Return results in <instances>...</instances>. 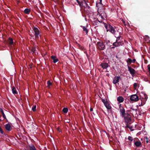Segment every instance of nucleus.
<instances>
[{
    "mask_svg": "<svg viewBox=\"0 0 150 150\" xmlns=\"http://www.w3.org/2000/svg\"><path fill=\"white\" fill-rule=\"evenodd\" d=\"M123 28L121 26L114 28L111 29V33L114 35H117L118 33L120 35L122 34Z\"/></svg>",
    "mask_w": 150,
    "mask_h": 150,
    "instance_id": "f257e3e1",
    "label": "nucleus"
},
{
    "mask_svg": "<svg viewBox=\"0 0 150 150\" xmlns=\"http://www.w3.org/2000/svg\"><path fill=\"white\" fill-rule=\"evenodd\" d=\"M97 48L100 50H104L105 48V46L103 41H98L96 44Z\"/></svg>",
    "mask_w": 150,
    "mask_h": 150,
    "instance_id": "f03ea898",
    "label": "nucleus"
},
{
    "mask_svg": "<svg viewBox=\"0 0 150 150\" xmlns=\"http://www.w3.org/2000/svg\"><path fill=\"white\" fill-rule=\"evenodd\" d=\"M122 117L124 118L125 121L127 123H129L131 120V116L129 114H126L125 115H124V117Z\"/></svg>",
    "mask_w": 150,
    "mask_h": 150,
    "instance_id": "7ed1b4c3",
    "label": "nucleus"
},
{
    "mask_svg": "<svg viewBox=\"0 0 150 150\" xmlns=\"http://www.w3.org/2000/svg\"><path fill=\"white\" fill-rule=\"evenodd\" d=\"M121 105L120 104V115L122 117H124V115H125L126 114L125 113V110L124 108L121 106Z\"/></svg>",
    "mask_w": 150,
    "mask_h": 150,
    "instance_id": "20e7f679",
    "label": "nucleus"
},
{
    "mask_svg": "<svg viewBox=\"0 0 150 150\" xmlns=\"http://www.w3.org/2000/svg\"><path fill=\"white\" fill-rule=\"evenodd\" d=\"M138 96L136 94L131 95L130 97V100L136 102L139 100Z\"/></svg>",
    "mask_w": 150,
    "mask_h": 150,
    "instance_id": "39448f33",
    "label": "nucleus"
},
{
    "mask_svg": "<svg viewBox=\"0 0 150 150\" xmlns=\"http://www.w3.org/2000/svg\"><path fill=\"white\" fill-rule=\"evenodd\" d=\"M33 30L35 33V36L36 38H38V35L40 34L39 30L36 27H35L33 28Z\"/></svg>",
    "mask_w": 150,
    "mask_h": 150,
    "instance_id": "423d86ee",
    "label": "nucleus"
},
{
    "mask_svg": "<svg viewBox=\"0 0 150 150\" xmlns=\"http://www.w3.org/2000/svg\"><path fill=\"white\" fill-rule=\"evenodd\" d=\"M120 77L119 76H115L113 79L112 83L113 84H116L119 81Z\"/></svg>",
    "mask_w": 150,
    "mask_h": 150,
    "instance_id": "0eeeda50",
    "label": "nucleus"
},
{
    "mask_svg": "<svg viewBox=\"0 0 150 150\" xmlns=\"http://www.w3.org/2000/svg\"><path fill=\"white\" fill-rule=\"evenodd\" d=\"M127 67L128 71H129L130 74L132 75H134L135 73V70L129 66H128Z\"/></svg>",
    "mask_w": 150,
    "mask_h": 150,
    "instance_id": "6e6552de",
    "label": "nucleus"
},
{
    "mask_svg": "<svg viewBox=\"0 0 150 150\" xmlns=\"http://www.w3.org/2000/svg\"><path fill=\"white\" fill-rule=\"evenodd\" d=\"M131 110H128V111L129 112H131V113H132L133 115V114H134L136 115L137 114V109H135L133 107H132L130 108ZM128 111H127V112Z\"/></svg>",
    "mask_w": 150,
    "mask_h": 150,
    "instance_id": "1a4fd4ad",
    "label": "nucleus"
},
{
    "mask_svg": "<svg viewBox=\"0 0 150 150\" xmlns=\"http://www.w3.org/2000/svg\"><path fill=\"white\" fill-rule=\"evenodd\" d=\"M104 26L107 30V31H109L111 32V29L113 28V27L110 24H107L106 25H105Z\"/></svg>",
    "mask_w": 150,
    "mask_h": 150,
    "instance_id": "9d476101",
    "label": "nucleus"
},
{
    "mask_svg": "<svg viewBox=\"0 0 150 150\" xmlns=\"http://www.w3.org/2000/svg\"><path fill=\"white\" fill-rule=\"evenodd\" d=\"M100 66L103 69H106L109 67V65L108 63L104 62L101 63Z\"/></svg>",
    "mask_w": 150,
    "mask_h": 150,
    "instance_id": "9b49d317",
    "label": "nucleus"
},
{
    "mask_svg": "<svg viewBox=\"0 0 150 150\" xmlns=\"http://www.w3.org/2000/svg\"><path fill=\"white\" fill-rule=\"evenodd\" d=\"M133 141L134 145L137 147H140L142 146V143L139 140Z\"/></svg>",
    "mask_w": 150,
    "mask_h": 150,
    "instance_id": "f8f14e48",
    "label": "nucleus"
},
{
    "mask_svg": "<svg viewBox=\"0 0 150 150\" xmlns=\"http://www.w3.org/2000/svg\"><path fill=\"white\" fill-rule=\"evenodd\" d=\"M25 150H36L35 147L33 145L29 146L27 148V149Z\"/></svg>",
    "mask_w": 150,
    "mask_h": 150,
    "instance_id": "ddd939ff",
    "label": "nucleus"
},
{
    "mask_svg": "<svg viewBox=\"0 0 150 150\" xmlns=\"http://www.w3.org/2000/svg\"><path fill=\"white\" fill-rule=\"evenodd\" d=\"M51 59L53 60V62L54 63H56L58 61V59L56 58V57L55 56H52L51 57Z\"/></svg>",
    "mask_w": 150,
    "mask_h": 150,
    "instance_id": "4468645a",
    "label": "nucleus"
},
{
    "mask_svg": "<svg viewBox=\"0 0 150 150\" xmlns=\"http://www.w3.org/2000/svg\"><path fill=\"white\" fill-rule=\"evenodd\" d=\"M117 100L119 102L122 103L124 101V98L122 96H119L117 98Z\"/></svg>",
    "mask_w": 150,
    "mask_h": 150,
    "instance_id": "2eb2a0df",
    "label": "nucleus"
},
{
    "mask_svg": "<svg viewBox=\"0 0 150 150\" xmlns=\"http://www.w3.org/2000/svg\"><path fill=\"white\" fill-rule=\"evenodd\" d=\"M83 29V33H85L86 35H87L88 32V30L86 27L84 26H81Z\"/></svg>",
    "mask_w": 150,
    "mask_h": 150,
    "instance_id": "dca6fc26",
    "label": "nucleus"
},
{
    "mask_svg": "<svg viewBox=\"0 0 150 150\" xmlns=\"http://www.w3.org/2000/svg\"><path fill=\"white\" fill-rule=\"evenodd\" d=\"M11 125L10 124H7L5 125V128L7 130L10 131L11 130Z\"/></svg>",
    "mask_w": 150,
    "mask_h": 150,
    "instance_id": "f3484780",
    "label": "nucleus"
},
{
    "mask_svg": "<svg viewBox=\"0 0 150 150\" xmlns=\"http://www.w3.org/2000/svg\"><path fill=\"white\" fill-rule=\"evenodd\" d=\"M96 6L98 8V9H100V8H101L103 7V4H101L100 3H99L97 2L96 3Z\"/></svg>",
    "mask_w": 150,
    "mask_h": 150,
    "instance_id": "a211bd4d",
    "label": "nucleus"
},
{
    "mask_svg": "<svg viewBox=\"0 0 150 150\" xmlns=\"http://www.w3.org/2000/svg\"><path fill=\"white\" fill-rule=\"evenodd\" d=\"M8 42L10 45H12L13 43V39L11 38H9Z\"/></svg>",
    "mask_w": 150,
    "mask_h": 150,
    "instance_id": "6ab92c4d",
    "label": "nucleus"
},
{
    "mask_svg": "<svg viewBox=\"0 0 150 150\" xmlns=\"http://www.w3.org/2000/svg\"><path fill=\"white\" fill-rule=\"evenodd\" d=\"M144 140L146 142V143L150 144V139H149V138L147 137H145L144 138Z\"/></svg>",
    "mask_w": 150,
    "mask_h": 150,
    "instance_id": "aec40b11",
    "label": "nucleus"
},
{
    "mask_svg": "<svg viewBox=\"0 0 150 150\" xmlns=\"http://www.w3.org/2000/svg\"><path fill=\"white\" fill-rule=\"evenodd\" d=\"M24 11L25 13L29 14L30 12L31 11L30 9L26 8L24 10Z\"/></svg>",
    "mask_w": 150,
    "mask_h": 150,
    "instance_id": "412c9836",
    "label": "nucleus"
},
{
    "mask_svg": "<svg viewBox=\"0 0 150 150\" xmlns=\"http://www.w3.org/2000/svg\"><path fill=\"white\" fill-rule=\"evenodd\" d=\"M12 90L13 94H17L18 93V92L17 91L15 87L14 86L12 87Z\"/></svg>",
    "mask_w": 150,
    "mask_h": 150,
    "instance_id": "4be33fe9",
    "label": "nucleus"
},
{
    "mask_svg": "<svg viewBox=\"0 0 150 150\" xmlns=\"http://www.w3.org/2000/svg\"><path fill=\"white\" fill-rule=\"evenodd\" d=\"M105 105L106 108L110 110V109L111 108V106L108 102H107L106 103H105Z\"/></svg>",
    "mask_w": 150,
    "mask_h": 150,
    "instance_id": "5701e85b",
    "label": "nucleus"
},
{
    "mask_svg": "<svg viewBox=\"0 0 150 150\" xmlns=\"http://www.w3.org/2000/svg\"><path fill=\"white\" fill-rule=\"evenodd\" d=\"M130 124H128V123H127L126 125V127H127L129 128L131 131L133 130H132V127L130 125Z\"/></svg>",
    "mask_w": 150,
    "mask_h": 150,
    "instance_id": "b1692460",
    "label": "nucleus"
},
{
    "mask_svg": "<svg viewBox=\"0 0 150 150\" xmlns=\"http://www.w3.org/2000/svg\"><path fill=\"white\" fill-rule=\"evenodd\" d=\"M0 111L1 112L4 118L6 119V116L3 110L1 108H0Z\"/></svg>",
    "mask_w": 150,
    "mask_h": 150,
    "instance_id": "393cba45",
    "label": "nucleus"
},
{
    "mask_svg": "<svg viewBox=\"0 0 150 150\" xmlns=\"http://www.w3.org/2000/svg\"><path fill=\"white\" fill-rule=\"evenodd\" d=\"M63 112L66 113H67L68 111V109L66 108H64L62 110Z\"/></svg>",
    "mask_w": 150,
    "mask_h": 150,
    "instance_id": "a878e982",
    "label": "nucleus"
},
{
    "mask_svg": "<svg viewBox=\"0 0 150 150\" xmlns=\"http://www.w3.org/2000/svg\"><path fill=\"white\" fill-rule=\"evenodd\" d=\"M117 44L118 45V46H120V45H124V43L123 42V41H119L117 42Z\"/></svg>",
    "mask_w": 150,
    "mask_h": 150,
    "instance_id": "bb28decb",
    "label": "nucleus"
},
{
    "mask_svg": "<svg viewBox=\"0 0 150 150\" xmlns=\"http://www.w3.org/2000/svg\"><path fill=\"white\" fill-rule=\"evenodd\" d=\"M127 62L128 64V63L131 64L132 62V60L131 59L128 58L127 60Z\"/></svg>",
    "mask_w": 150,
    "mask_h": 150,
    "instance_id": "cd10ccee",
    "label": "nucleus"
},
{
    "mask_svg": "<svg viewBox=\"0 0 150 150\" xmlns=\"http://www.w3.org/2000/svg\"><path fill=\"white\" fill-rule=\"evenodd\" d=\"M105 42L106 43V44L107 45L109 46L110 47L111 46V45H110L111 43H110V41H109V40H107Z\"/></svg>",
    "mask_w": 150,
    "mask_h": 150,
    "instance_id": "c85d7f7f",
    "label": "nucleus"
},
{
    "mask_svg": "<svg viewBox=\"0 0 150 150\" xmlns=\"http://www.w3.org/2000/svg\"><path fill=\"white\" fill-rule=\"evenodd\" d=\"M78 46L79 49H80L81 50H83L84 47L82 46L81 45L79 44H78Z\"/></svg>",
    "mask_w": 150,
    "mask_h": 150,
    "instance_id": "c756f323",
    "label": "nucleus"
},
{
    "mask_svg": "<svg viewBox=\"0 0 150 150\" xmlns=\"http://www.w3.org/2000/svg\"><path fill=\"white\" fill-rule=\"evenodd\" d=\"M47 87H49L50 86L52 85V83L49 80L47 82Z\"/></svg>",
    "mask_w": 150,
    "mask_h": 150,
    "instance_id": "7c9ffc66",
    "label": "nucleus"
},
{
    "mask_svg": "<svg viewBox=\"0 0 150 150\" xmlns=\"http://www.w3.org/2000/svg\"><path fill=\"white\" fill-rule=\"evenodd\" d=\"M112 45L115 47H118L117 42H116V41L115 42H113L112 44Z\"/></svg>",
    "mask_w": 150,
    "mask_h": 150,
    "instance_id": "2f4dec72",
    "label": "nucleus"
},
{
    "mask_svg": "<svg viewBox=\"0 0 150 150\" xmlns=\"http://www.w3.org/2000/svg\"><path fill=\"white\" fill-rule=\"evenodd\" d=\"M36 105H33L32 108V110L33 111H35L36 110Z\"/></svg>",
    "mask_w": 150,
    "mask_h": 150,
    "instance_id": "473e14b6",
    "label": "nucleus"
},
{
    "mask_svg": "<svg viewBox=\"0 0 150 150\" xmlns=\"http://www.w3.org/2000/svg\"><path fill=\"white\" fill-rule=\"evenodd\" d=\"M121 37V35H119V36L117 37V39L116 40V42H118V41L120 40Z\"/></svg>",
    "mask_w": 150,
    "mask_h": 150,
    "instance_id": "72a5a7b5",
    "label": "nucleus"
},
{
    "mask_svg": "<svg viewBox=\"0 0 150 150\" xmlns=\"http://www.w3.org/2000/svg\"><path fill=\"white\" fill-rule=\"evenodd\" d=\"M35 47H33L31 50V52H33V53H35Z\"/></svg>",
    "mask_w": 150,
    "mask_h": 150,
    "instance_id": "f704fd0d",
    "label": "nucleus"
},
{
    "mask_svg": "<svg viewBox=\"0 0 150 150\" xmlns=\"http://www.w3.org/2000/svg\"><path fill=\"white\" fill-rule=\"evenodd\" d=\"M128 139L129 141H130L131 142H132L133 141V139L132 137L129 136L128 137Z\"/></svg>",
    "mask_w": 150,
    "mask_h": 150,
    "instance_id": "c9c22d12",
    "label": "nucleus"
},
{
    "mask_svg": "<svg viewBox=\"0 0 150 150\" xmlns=\"http://www.w3.org/2000/svg\"><path fill=\"white\" fill-rule=\"evenodd\" d=\"M98 22H100V21H99L98 20V19H97V20L95 21H94V23L96 25H97L98 24Z\"/></svg>",
    "mask_w": 150,
    "mask_h": 150,
    "instance_id": "e433bc0d",
    "label": "nucleus"
},
{
    "mask_svg": "<svg viewBox=\"0 0 150 150\" xmlns=\"http://www.w3.org/2000/svg\"><path fill=\"white\" fill-rule=\"evenodd\" d=\"M137 83H134L133 84V87L134 89H136L137 87Z\"/></svg>",
    "mask_w": 150,
    "mask_h": 150,
    "instance_id": "4c0bfd02",
    "label": "nucleus"
},
{
    "mask_svg": "<svg viewBox=\"0 0 150 150\" xmlns=\"http://www.w3.org/2000/svg\"><path fill=\"white\" fill-rule=\"evenodd\" d=\"M102 101L104 104V105L105 103H106L108 102L105 99H102Z\"/></svg>",
    "mask_w": 150,
    "mask_h": 150,
    "instance_id": "58836bf2",
    "label": "nucleus"
},
{
    "mask_svg": "<svg viewBox=\"0 0 150 150\" xmlns=\"http://www.w3.org/2000/svg\"><path fill=\"white\" fill-rule=\"evenodd\" d=\"M147 67H148V72H149V74L150 75V65H149L147 66Z\"/></svg>",
    "mask_w": 150,
    "mask_h": 150,
    "instance_id": "ea45409f",
    "label": "nucleus"
},
{
    "mask_svg": "<svg viewBox=\"0 0 150 150\" xmlns=\"http://www.w3.org/2000/svg\"><path fill=\"white\" fill-rule=\"evenodd\" d=\"M0 132L1 134H4V132L1 127H0Z\"/></svg>",
    "mask_w": 150,
    "mask_h": 150,
    "instance_id": "a19ab883",
    "label": "nucleus"
},
{
    "mask_svg": "<svg viewBox=\"0 0 150 150\" xmlns=\"http://www.w3.org/2000/svg\"><path fill=\"white\" fill-rule=\"evenodd\" d=\"M144 97L145 99H146V100L148 98V97H147V95L145 94H144Z\"/></svg>",
    "mask_w": 150,
    "mask_h": 150,
    "instance_id": "79ce46f5",
    "label": "nucleus"
},
{
    "mask_svg": "<svg viewBox=\"0 0 150 150\" xmlns=\"http://www.w3.org/2000/svg\"><path fill=\"white\" fill-rule=\"evenodd\" d=\"M100 23H102L104 25V26L105 25H106V24H107L106 23H105L103 22V21H101V22H100Z\"/></svg>",
    "mask_w": 150,
    "mask_h": 150,
    "instance_id": "37998d69",
    "label": "nucleus"
},
{
    "mask_svg": "<svg viewBox=\"0 0 150 150\" xmlns=\"http://www.w3.org/2000/svg\"><path fill=\"white\" fill-rule=\"evenodd\" d=\"M139 140V139L137 138H135L134 139V141H135Z\"/></svg>",
    "mask_w": 150,
    "mask_h": 150,
    "instance_id": "c03bdc74",
    "label": "nucleus"
},
{
    "mask_svg": "<svg viewBox=\"0 0 150 150\" xmlns=\"http://www.w3.org/2000/svg\"><path fill=\"white\" fill-rule=\"evenodd\" d=\"M144 103H142V102L141 103V104H140V106H143L144 105Z\"/></svg>",
    "mask_w": 150,
    "mask_h": 150,
    "instance_id": "a18cd8bd",
    "label": "nucleus"
},
{
    "mask_svg": "<svg viewBox=\"0 0 150 150\" xmlns=\"http://www.w3.org/2000/svg\"><path fill=\"white\" fill-rule=\"evenodd\" d=\"M102 0H99V1L98 3H100L101 4H102Z\"/></svg>",
    "mask_w": 150,
    "mask_h": 150,
    "instance_id": "49530a36",
    "label": "nucleus"
},
{
    "mask_svg": "<svg viewBox=\"0 0 150 150\" xmlns=\"http://www.w3.org/2000/svg\"><path fill=\"white\" fill-rule=\"evenodd\" d=\"M132 62L134 63L136 61V59H133L132 60Z\"/></svg>",
    "mask_w": 150,
    "mask_h": 150,
    "instance_id": "de8ad7c7",
    "label": "nucleus"
},
{
    "mask_svg": "<svg viewBox=\"0 0 150 150\" xmlns=\"http://www.w3.org/2000/svg\"><path fill=\"white\" fill-rule=\"evenodd\" d=\"M86 6L87 7H88V8H90V6H88V5L87 4H86Z\"/></svg>",
    "mask_w": 150,
    "mask_h": 150,
    "instance_id": "09e8293b",
    "label": "nucleus"
},
{
    "mask_svg": "<svg viewBox=\"0 0 150 150\" xmlns=\"http://www.w3.org/2000/svg\"><path fill=\"white\" fill-rule=\"evenodd\" d=\"M77 1V2L79 4H80V2L78 0H76Z\"/></svg>",
    "mask_w": 150,
    "mask_h": 150,
    "instance_id": "8fccbe9b",
    "label": "nucleus"
},
{
    "mask_svg": "<svg viewBox=\"0 0 150 150\" xmlns=\"http://www.w3.org/2000/svg\"><path fill=\"white\" fill-rule=\"evenodd\" d=\"M90 111H93V108H90Z\"/></svg>",
    "mask_w": 150,
    "mask_h": 150,
    "instance_id": "3c124183",
    "label": "nucleus"
},
{
    "mask_svg": "<svg viewBox=\"0 0 150 150\" xmlns=\"http://www.w3.org/2000/svg\"><path fill=\"white\" fill-rule=\"evenodd\" d=\"M111 49H114V48H115V47H111Z\"/></svg>",
    "mask_w": 150,
    "mask_h": 150,
    "instance_id": "603ef678",
    "label": "nucleus"
},
{
    "mask_svg": "<svg viewBox=\"0 0 150 150\" xmlns=\"http://www.w3.org/2000/svg\"><path fill=\"white\" fill-rule=\"evenodd\" d=\"M106 72H108V71H107V70H106V71H105Z\"/></svg>",
    "mask_w": 150,
    "mask_h": 150,
    "instance_id": "864d4df0",
    "label": "nucleus"
},
{
    "mask_svg": "<svg viewBox=\"0 0 150 150\" xmlns=\"http://www.w3.org/2000/svg\"><path fill=\"white\" fill-rule=\"evenodd\" d=\"M139 115H141V113H139Z\"/></svg>",
    "mask_w": 150,
    "mask_h": 150,
    "instance_id": "5fc2aeb1",
    "label": "nucleus"
},
{
    "mask_svg": "<svg viewBox=\"0 0 150 150\" xmlns=\"http://www.w3.org/2000/svg\"><path fill=\"white\" fill-rule=\"evenodd\" d=\"M139 115H141V113H139Z\"/></svg>",
    "mask_w": 150,
    "mask_h": 150,
    "instance_id": "6e6d98bb",
    "label": "nucleus"
},
{
    "mask_svg": "<svg viewBox=\"0 0 150 150\" xmlns=\"http://www.w3.org/2000/svg\"><path fill=\"white\" fill-rule=\"evenodd\" d=\"M1 119H0V121H1Z\"/></svg>",
    "mask_w": 150,
    "mask_h": 150,
    "instance_id": "4d7b16f0",
    "label": "nucleus"
},
{
    "mask_svg": "<svg viewBox=\"0 0 150 150\" xmlns=\"http://www.w3.org/2000/svg\"><path fill=\"white\" fill-rule=\"evenodd\" d=\"M116 58H117V56H116Z\"/></svg>",
    "mask_w": 150,
    "mask_h": 150,
    "instance_id": "13d9d810",
    "label": "nucleus"
},
{
    "mask_svg": "<svg viewBox=\"0 0 150 150\" xmlns=\"http://www.w3.org/2000/svg\"><path fill=\"white\" fill-rule=\"evenodd\" d=\"M0 117H1V116H0Z\"/></svg>",
    "mask_w": 150,
    "mask_h": 150,
    "instance_id": "bf43d9fd",
    "label": "nucleus"
}]
</instances>
